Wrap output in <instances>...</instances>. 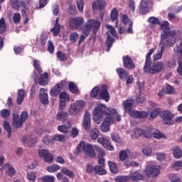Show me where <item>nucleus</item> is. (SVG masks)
I'll use <instances>...</instances> for the list:
<instances>
[{
	"instance_id": "f257e3e1",
	"label": "nucleus",
	"mask_w": 182,
	"mask_h": 182,
	"mask_svg": "<svg viewBox=\"0 0 182 182\" xmlns=\"http://www.w3.org/2000/svg\"><path fill=\"white\" fill-rule=\"evenodd\" d=\"M100 25H102V23H100L99 20L95 18H91L85 23L81 30L82 33L78 41V45H82V43H83V41L90 35L92 29V35L96 36V35H97V31L100 29Z\"/></svg>"
},
{
	"instance_id": "f03ea898",
	"label": "nucleus",
	"mask_w": 182,
	"mask_h": 182,
	"mask_svg": "<svg viewBox=\"0 0 182 182\" xmlns=\"http://www.w3.org/2000/svg\"><path fill=\"white\" fill-rule=\"evenodd\" d=\"M154 53V49L151 48L146 55L145 64L144 65V72L145 73H149V75H156L160 73L164 68V63L163 62H156L151 66V55Z\"/></svg>"
},
{
	"instance_id": "7ed1b4c3",
	"label": "nucleus",
	"mask_w": 182,
	"mask_h": 182,
	"mask_svg": "<svg viewBox=\"0 0 182 182\" xmlns=\"http://www.w3.org/2000/svg\"><path fill=\"white\" fill-rule=\"evenodd\" d=\"M93 147H95V146L92 144L81 141L77 148V153L83 151L87 157H90V159H96V152Z\"/></svg>"
},
{
	"instance_id": "20e7f679",
	"label": "nucleus",
	"mask_w": 182,
	"mask_h": 182,
	"mask_svg": "<svg viewBox=\"0 0 182 182\" xmlns=\"http://www.w3.org/2000/svg\"><path fill=\"white\" fill-rule=\"evenodd\" d=\"M120 122L122 120V117L120 115H115V114H108L104 119L103 122L101 125V130L102 132H109L110 130V125L113 124L114 122Z\"/></svg>"
},
{
	"instance_id": "39448f33",
	"label": "nucleus",
	"mask_w": 182,
	"mask_h": 182,
	"mask_svg": "<svg viewBox=\"0 0 182 182\" xmlns=\"http://www.w3.org/2000/svg\"><path fill=\"white\" fill-rule=\"evenodd\" d=\"M95 114H117V111L115 109L106 107L104 104H100L94 109Z\"/></svg>"
},
{
	"instance_id": "423d86ee",
	"label": "nucleus",
	"mask_w": 182,
	"mask_h": 182,
	"mask_svg": "<svg viewBox=\"0 0 182 182\" xmlns=\"http://www.w3.org/2000/svg\"><path fill=\"white\" fill-rule=\"evenodd\" d=\"M70 29H81L83 28L85 19L82 16H77L70 18L69 21Z\"/></svg>"
},
{
	"instance_id": "0eeeda50",
	"label": "nucleus",
	"mask_w": 182,
	"mask_h": 182,
	"mask_svg": "<svg viewBox=\"0 0 182 182\" xmlns=\"http://www.w3.org/2000/svg\"><path fill=\"white\" fill-rule=\"evenodd\" d=\"M92 11H100V17L105 16V6H106V1L105 0H96L92 3Z\"/></svg>"
},
{
	"instance_id": "6e6552de",
	"label": "nucleus",
	"mask_w": 182,
	"mask_h": 182,
	"mask_svg": "<svg viewBox=\"0 0 182 182\" xmlns=\"http://www.w3.org/2000/svg\"><path fill=\"white\" fill-rule=\"evenodd\" d=\"M28 119L27 114H14L13 117V126L16 129L22 127L23 122Z\"/></svg>"
},
{
	"instance_id": "1a4fd4ad",
	"label": "nucleus",
	"mask_w": 182,
	"mask_h": 182,
	"mask_svg": "<svg viewBox=\"0 0 182 182\" xmlns=\"http://www.w3.org/2000/svg\"><path fill=\"white\" fill-rule=\"evenodd\" d=\"M65 86H66V81L65 80L55 85L50 91V96H52V97H56V96L63 90Z\"/></svg>"
},
{
	"instance_id": "9d476101",
	"label": "nucleus",
	"mask_w": 182,
	"mask_h": 182,
	"mask_svg": "<svg viewBox=\"0 0 182 182\" xmlns=\"http://www.w3.org/2000/svg\"><path fill=\"white\" fill-rule=\"evenodd\" d=\"M84 105L85 102L83 101H77L74 104H72L69 109L70 114H73V113L77 114V113H79L83 109Z\"/></svg>"
},
{
	"instance_id": "9b49d317",
	"label": "nucleus",
	"mask_w": 182,
	"mask_h": 182,
	"mask_svg": "<svg viewBox=\"0 0 182 182\" xmlns=\"http://www.w3.org/2000/svg\"><path fill=\"white\" fill-rule=\"evenodd\" d=\"M38 154L40 157H42L46 163H52L53 161V155L49 153V151L41 149L38 150Z\"/></svg>"
},
{
	"instance_id": "f8f14e48",
	"label": "nucleus",
	"mask_w": 182,
	"mask_h": 182,
	"mask_svg": "<svg viewBox=\"0 0 182 182\" xmlns=\"http://www.w3.org/2000/svg\"><path fill=\"white\" fill-rule=\"evenodd\" d=\"M109 100H110V95L107 90V85L104 84L101 87L99 100H105V102H109Z\"/></svg>"
},
{
	"instance_id": "ddd939ff",
	"label": "nucleus",
	"mask_w": 182,
	"mask_h": 182,
	"mask_svg": "<svg viewBox=\"0 0 182 182\" xmlns=\"http://www.w3.org/2000/svg\"><path fill=\"white\" fill-rule=\"evenodd\" d=\"M176 41H177L176 38L168 37L165 40H161L159 46L164 48V49H166L168 46L173 48L176 45Z\"/></svg>"
},
{
	"instance_id": "4468645a",
	"label": "nucleus",
	"mask_w": 182,
	"mask_h": 182,
	"mask_svg": "<svg viewBox=\"0 0 182 182\" xmlns=\"http://www.w3.org/2000/svg\"><path fill=\"white\" fill-rule=\"evenodd\" d=\"M145 173L148 177H157V176L160 174V170L156 166L151 165L145 168Z\"/></svg>"
},
{
	"instance_id": "2eb2a0df",
	"label": "nucleus",
	"mask_w": 182,
	"mask_h": 182,
	"mask_svg": "<svg viewBox=\"0 0 182 182\" xmlns=\"http://www.w3.org/2000/svg\"><path fill=\"white\" fill-rule=\"evenodd\" d=\"M124 67L129 70H132L136 68V65H134V62L133 60L129 57V55L123 56L122 58Z\"/></svg>"
},
{
	"instance_id": "dca6fc26",
	"label": "nucleus",
	"mask_w": 182,
	"mask_h": 182,
	"mask_svg": "<svg viewBox=\"0 0 182 182\" xmlns=\"http://www.w3.org/2000/svg\"><path fill=\"white\" fill-rule=\"evenodd\" d=\"M40 101L43 105H49V97H48V90L41 88L39 93Z\"/></svg>"
},
{
	"instance_id": "f3484780",
	"label": "nucleus",
	"mask_w": 182,
	"mask_h": 182,
	"mask_svg": "<svg viewBox=\"0 0 182 182\" xmlns=\"http://www.w3.org/2000/svg\"><path fill=\"white\" fill-rule=\"evenodd\" d=\"M139 12L142 15L149 14V1L147 0H141L139 4Z\"/></svg>"
},
{
	"instance_id": "a211bd4d",
	"label": "nucleus",
	"mask_w": 182,
	"mask_h": 182,
	"mask_svg": "<svg viewBox=\"0 0 182 182\" xmlns=\"http://www.w3.org/2000/svg\"><path fill=\"white\" fill-rule=\"evenodd\" d=\"M122 105L124 112L130 114L132 113V107H133V100H126L123 101Z\"/></svg>"
},
{
	"instance_id": "6ab92c4d",
	"label": "nucleus",
	"mask_w": 182,
	"mask_h": 182,
	"mask_svg": "<svg viewBox=\"0 0 182 182\" xmlns=\"http://www.w3.org/2000/svg\"><path fill=\"white\" fill-rule=\"evenodd\" d=\"M117 18H119V11L117 8H114L111 11V21H112V22L115 21V28H118L119 26V20Z\"/></svg>"
},
{
	"instance_id": "aec40b11",
	"label": "nucleus",
	"mask_w": 182,
	"mask_h": 182,
	"mask_svg": "<svg viewBox=\"0 0 182 182\" xmlns=\"http://www.w3.org/2000/svg\"><path fill=\"white\" fill-rule=\"evenodd\" d=\"M82 124L84 126L85 130H86L87 132H89V130H90V126L92 124L90 115L87 114L84 116Z\"/></svg>"
},
{
	"instance_id": "412c9836",
	"label": "nucleus",
	"mask_w": 182,
	"mask_h": 182,
	"mask_svg": "<svg viewBox=\"0 0 182 182\" xmlns=\"http://www.w3.org/2000/svg\"><path fill=\"white\" fill-rule=\"evenodd\" d=\"M116 72L121 80H126L127 79L129 73L124 68H118L116 69Z\"/></svg>"
},
{
	"instance_id": "4be33fe9",
	"label": "nucleus",
	"mask_w": 182,
	"mask_h": 182,
	"mask_svg": "<svg viewBox=\"0 0 182 182\" xmlns=\"http://www.w3.org/2000/svg\"><path fill=\"white\" fill-rule=\"evenodd\" d=\"M162 122L164 124H173V115L171 114H161Z\"/></svg>"
},
{
	"instance_id": "5701e85b",
	"label": "nucleus",
	"mask_w": 182,
	"mask_h": 182,
	"mask_svg": "<svg viewBox=\"0 0 182 182\" xmlns=\"http://www.w3.org/2000/svg\"><path fill=\"white\" fill-rule=\"evenodd\" d=\"M100 88L99 87V86H96L95 87L92 91H91V94H90V97L92 99H95L96 100H99V97L100 96Z\"/></svg>"
},
{
	"instance_id": "b1692460",
	"label": "nucleus",
	"mask_w": 182,
	"mask_h": 182,
	"mask_svg": "<svg viewBox=\"0 0 182 182\" xmlns=\"http://www.w3.org/2000/svg\"><path fill=\"white\" fill-rule=\"evenodd\" d=\"M6 170V174L9 175V176H14L15 173H16V170H15V168H14L12 166H10L9 164H5L3 166V169Z\"/></svg>"
},
{
	"instance_id": "393cba45",
	"label": "nucleus",
	"mask_w": 182,
	"mask_h": 182,
	"mask_svg": "<svg viewBox=\"0 0 182 182\" xmlns=\"http://www.w3.org/2000/svg\"><path fill=\"white\" fill-rule=\"evenodd\" d=\"M72 127V124L69 121H67V123H64V125H60L58 127V132L61 133H68V129H70Z\"/></svg>"
},
{
	"instance_id": "a878e982",
	"label": "nucleus",
	"mask_w": 182,
	"mask_h": 182,
	"mask_svg": "<svg viewBox=\"0 0 182 182\" xmlns=\"http://www.w3.org/2000/svg\"><path fill=\"white\" fill-rule=\"evenodd\" d=\"M114 42V38L110 36V33L109 32H107V40H106V46H107V52H109L110 50V48L113 46V43Z\"/></svg>"
},
{
	"instance_id": "bb28decb",
	"label": "nucleus",
	"mask_w": 182,
	"mask_h": 182,
	"mask_svg": "<svg viewBox=\"0 0 182 182\" xmlns=\"http://www.w3.org/2000/svg\"><path fill=\"white\" fill-rule=\"evenodd\" d=\"M49 77V75H48V73H44L43 75H41L38 78V84L40 86H45L46 85V80H48Z\"/></svg>"
},
{
	"instance_id": "cd10ccee",
	"label": "nucleus",
	"mask_w": 182,
	"mask_h": 182,
	"mask_svg": "<svg viewBox=\"0 0 182 182\" xmlns=\"http://www.w3.org/2000/svg\"><path fill=\"white\" fill-rule=\"evenodd\" d=\"M25 99V90L23 89H21L18 91L16 102L17 105H22V102H23V100Z\"/></svg>"
},
{
	"instance_id": "c85d7f7f",
	"label": "nucleus",
	"mask_w": 182,
	"mask_h": 182,
	"mask_svg": "<svg viewBox=\"0 0 182 182\" xmlns=\"http://www.w3.org/2000/svg\"><path fill=\"white\" fill-rule=\"evenodd\" d=\"M69 90L73 93V95H77L79 93V88H77V85L75 84L73 82H70L69 83Z\"/></svg>"
},
{
	"instance_id": "c756f323",
	"label": "nucleus",
	"mask_w": 182,
	"mask_h": 182,
	"mask_svg": "<svg viewBox=\"0 0 182 182\" xmlns=\"http://www.w3.org/2000/svg\"><path fill=\"white\" fill-rule=\"evenodd\" d=\"M90 136L92 140H96L99 137V129L92 128L90 132Z\"/></svg>"
},
{
	"instance_id": "7c9ffc66",
	"label": "nucleus",
	"mask_w": 182,
	"mask_h": 182,
	"mask_svg": "<svg viewBox=\"0 0 182 182\" xmlns=\"http://www.w3.org/2000/svg\"><path fill=\"white\" fill-rule=\"evenodd\" d=\"M94 171L96 174H99V176H103L106 174V171L105 170V166H95L94 167Z\"/></svg>"
},
{
	"instance_id": "2f4dec72",
	"label": "nucleus",
	"mask_w": 182,
	"mask_h": 182,
	"mask_svg": "<svg viewBox=\"0 0 182 182\" xmlns=\"http://www.w3.org/2000/svg\"><path fill=\"white\" fill-rule=\"evenodd\" d=\"M21 14L23 16H26L28 14V11H29V9L28 8V6H26V2L25 1L22 0L21 1Z\"/></svg>"
},
{
	"instance_id": "473e14b6",
	"label": "nucleus",
	"mask_w": 182,
	"mask_h": 182,
	"mask_svg": "<svg viewBox=\"0 0 182 182\" xmlns=\"http://www.w3.org/2000/svg\"><path fill=\"white\" fill-rule=\"evenodd\" d=\"M164 92H165L166 95H173L176 92V89L174 88V87L168 85L165 87H164Z\"/></svg>"
},
{
	"instance_id": "72a5a7b5",
	"label": "nucleus",
	"mask_w": 182,
	"mask_h": 182,
	"mask_svg": "<svg viewBox=\"0 0 182 182\" xmlns=\"http://www.w3.org/2000/svg\"><path fill=\"white\" fill-rule=\"evenodd\" d=\"M173 52L177 55H182V40H181L179 43L176 44V46L173 48Z\"/></svg>"
},
{
	"instance_id": "f704fd0d",
	"label": "nucleus",
	"mask_w": 182,
	"mask_h": 182,
	"mask_svg": "<svg viewBox=\"0 0 182 182\" xmlns=\"http://www.w3.org/2000/svg\"><path fill=\"white\" fill-rule=\"evenodd\" d=\"M173 156L175 159H180L182 156V151L178 146H174L173 148Z\"/></svg>"
},
{
	"instance_id": "c9c22d12",
	"label": "nucleus",
	"mask_w": 182,
	"mask_h": 182,
	"mask_svg": "<svg viewBox=\"0 0 182 182\" xmlns=\"http://www.w3.org/2000/svg\"><path fill=\"white\" fill-rule=\"evenodd\" d=\"M4 127L8 133V138L11 139V132H12V129L11 128V124H9V122L5 120L4 122Z\"/></svg>"
},
{
	"instance_id": "e433bc0d",
	"label": "nucleus",
	"mask_w": 182,
	"mask_h": 182,
	"mask_svg": "<svg viewBox=\"0 0 182 182\" xmlns=\"http://www.w3.org/2000/svg\"><path fill=\"white\" fill-rule=\"evenodd\" d=\"M53 36H58L60 32V24H55L53 28H51Z\"/></svg>"
},
{
	"instance_id": "4c0bfd02",
	"label": "nucleus",
	"mask_w": 182,
	"mask_h": 182,
	"mask_svg": "<svg viewBox=\"0 0 182 182\" xmlns=\"http://www.w3.org/2000/svg\"><path fill=\"white\" fill-rule=\"evenodd\" d=\"M130 178L133 181H137L139 180H142L143 176L139 172H134L131 175Z\"/></svg>"
},
{
	"instance_id": "58836bf2",
	"label": "nucleus",
	"mask_w": 182,
	"mask_h": 182,
	"mask_svg": "<svg viewBox=\"0 0 182 182\" xmlns=\"http://www.w3.org/2000/svg\"><path fill=\"white\" fill-rule=\"evenodd\" d=\"M130 180V176H118L114 178L116 182H127Z\"/></svg>"
},
{
	"instance_id": "ea45409f",
	"label": "nucleus",
	"mask_w": 182,
	"mask_h": 182,
	"mask_svg": "<svg viewBox=\"0 0 182 182\" xmlns=\"http://www.w3.org/2000/svg\"><path fill=\"white\" fill-rule=\"evenodd\" d=\"M94 149L98 153V157H105L106 156V154L105 153V151H103V149L97 145H94Z\"/></svg>"
},
{
	"instance_id": "a19ab883",
	"label": "nucleus",
	"mask_w": 182,
	"mask_h": 182,
	"mask_svg": "<svg viewBox=\"0 0 182 182\" xmlns=\"http://www.w3.org/2000/svg\"><path fill=\"white\" fill-rule=\"evenodd\" d=\"M108 166H109L110 171L112 173H113V174H116V173H117V166H116V164H114L112 161H109Z\"/></svg>"
},
{
	"instance_id": "79ce46f5",
	"label": "nucleus",
	"mask_w": 182,
	"mask_h": 182,
	"mask_svg": "<svg viewBox=\"0 0 182 182\" xmlns=\"http://www.w3.org/2000/svg\"><path fill=\"white\" fill-rule=\"evenodd\" d=\"M58 170H60V166L59 165L53 164L47 167V171L49 173H55V171H58Z\"/></svg>"
},
{
	"instance_id": "37998d69",
	"label": "nucleus",
	"mask_w": 182,
	"mask_h": 182,
	"mask_svg": "<svg viewBox=\"0 0 182 182\" xmlns=\"http://www.w3.org/2000/svg\"><path fill=\"white\" fill-rule=\"evenodd\" d=\"M23 141L25 144H28V146H33L35 144V139L32 136H26L23 139Z\"/></svg>"
},
{
	"instance_id": "c03bdc74",
	"label": "nucleus",
	"mask_w": 182,
	"mask_h": 182,
	"mask_svg": "<svg viewBox=\"0 0 182 182\" xmlns=\"http://www.w3.org/2000/svg\"><path fill=\"white\" fill-rule=\"evenodd\" d=\"M77 39H79V34L76 32L71 33L70 35V41L72 43H76L77 42Z\"/></svg>"
},
{
	"instance_id": "a18cd8bd",
	"label": "nucleus",
	"mask_w": 182,
	"mask_h": 182,
	"mask_svg": "<svg viewBox=\"0 0 182 182\" xmlns=\"http://www.w3.org/2000/svg\"><path fill=\"white\" fill-rule=\"evenodd\" d=\"M33 67L37 70L39 75H41V73H43V70H42V68H41V64L39 63V61L37 60H33Z\"/></svg>"
},
{
	"instance_id": "49530a36",
	"label": "nucleus",
	"mask_w": 182,
	"mask_h": 182,
	"mask_svg": "<svg viewBox=\"0 0 182 182\" xmlns=\"http://www.w3.org/2000/svg\"><path fill=\"white\" fill-rule=\"evenodd\" d=\"M53 140H54L55 141H60L61 143H63L66 141V138L62 134H56L53 136Z\"/></svg>"
},
{
	"instance_id": "de8ad7c7",
	"label": "nucleus",
	"mask_w": 182,
	"mask_h": 182,
	"mask_svg": "<svg viewBox=\"0 0 182 182\" xmlns=\"http://www.w3.org/2000/svg\"><path fill=\"white\" fill-rule=\"evenodd\" d=\"M169 37H170V28L163 30V32L161 33V41H164Z\"/></svg>"
},
{
	"instance_id": "09e8293b",
	"label": "nucleus",
	"mask_w": 182,
	"mask_h": 182,
	"mask_svg": "<svg viewBox=\"0 0 182 182\" xmlns=\"http://www.w3.org/2000/svg\"><path fill=\"white\" fill-rule=\"evenodd\" d=\"M10 4L11 8H13V9H15L16 11H18V9L21 8V4H19V1L18 0H11Z\"/></svg>"
},
{
	"instance_id": "8fccbe9b",
	"label": "nucleus",
	"mask_w": 182,
	"mask_h": 182,
	"mask_svg": "<svg viewBox=\"0 0 182 182\" xmlns=\"http://www.w3.org/2000/svg\"><path fill=\"white\" fill-rule=\"evenodd\" d=\"M27 178H28V181L30 182L36 181V173H35V172H28Z\"/></svg>"
},
{
	"instance_id": "3c124183",
	"label": "nucleus",
	"mask_w": 182,
	"mask_h": 182,
	"mask_svg": "<svg viewBox=\"0 0 182 182\" xmlns=\"http://www.w3.org/2000/svg\"><path fill=\"white\" fill-rule=\"evenodd\" d=\"M60 100H65V102H70V97L69 96V94L62 92L59 95Z\"/></svg>"
},
{
	"instance_id": "603ef678",
	"label": "nucleus",
	"mask_w": 182,
	"mask_h": 182,
	"mask_svg": "<svg viewBox=\"0 0 182 182\" xmlns=\"http://www.w3.org/2000/svg\"><path fill=\"white\" fill-rule=\"evenodd\" d=\"M182 168V160L175 161L172 165V168L176 171L180 170Z\"/></svg>"
},
{
	"instance_id": "864d4df0",
	"label": "nucleus",
	"mask_w": 182,
	"mask_h": 182,
	"mask_svg": "<svg viewBox=\"0 0 182 182\" xmlns=\"http://www.w3.org/2000/svg\"><path fill=\"white\" fill-rule=\"evenodd\" d=\"M145 101H146V96L144 95L140 94L139 95H136V103L141 105V103H144Z\"/></svg>"
},
{
	"instance_id": "5fc2aeb1",
	"label": "nucleus",
	"mask_w": 182,
	"mask_h": 182,
	"mask_svg": "<svg viewBox=\"0 0 182 182\" xmlns=\"http://www.w3.org/2000/svg\"><path fill=\"white\" fill-rule=\"evenodd\" d=\"M107 29H109V33L114 38L119 37V36L117 35V32H116V28H114V27H113L112 26L107 25Z\"/></svg>"
},
{
	"instance_id": "6e6d98bb",
	"label": "nucleus",
	"mask_w": 182,
	"mask_h": 182,
	"mask_svg": "<svg viewBox=\"0 0 182 182\" xmlns=\"http://www.w3.org/2000/svg\"><path fill=\"white\" fill-rule=\"evenodd\" d=\"M153 134V137H154V139H164L166 137V135H164V134L160 132V131H155L154 132H152Z\"/></svg>"
},
{
	"instance_id": "4d7b16f0",
	"label": "nucleus",
	"mask_w": 182,
	"mask_h": 182,
	"mask_svg": "<svg viewBox=\"0 0 182 182\" xmlns=\"http://www.w3.org/2000/svg\"><path fill=\"white\" fill-rule=\"evenodd\" d=\"M93 120L97 124H100L103 121V115L102 114H94L93 115Z\"/></svg>"
},
{
	"instance_id": "13d9d810",
	"label": "nucleus",
	"mask_w": 182,
	"mask_h": 182,
	"mask_svg": "<svg viewBox=\"0 0 182 182\" xmlns=\"http://www.w3.org/2000/svg\"><path fill=\"white\" fill-rule=\"evenodd\" d=\"M68 12L69 15H76V6L73 4H69L68 8Z\"/></svg>"
},
{
	"instance_id": "bf43d9fd",
	"label": "nucleus",
	"mask_w": 182,
	"mask_h": 182,
	"mask_svg": "<svg viewBox=\"0 0 182 182\" xmlns=\"http://www.w3.org/2000/svg\"><path fill=\"white\" fill-rule=\"evenodd\" d=\"M77 8L80 12H83L85 8V1L77 0Z\"/></svg>"
},
{
	"instance_id": "052dcab7",
	"label": "nucleus",
	"mask_w": 182,
	"mask_h": 182,
	"mask_svg": "<svg viewBox=\"0 0 182 182\" xmlns=\"http://www.w3.org/2000/svg\"><path fill=\"white\" fill-rule=\"evenodd\" d=\"M43 182H55V176H44L41 177Z\"/></svg>"
},
{
	"instance_id": "680f3d73",
	"label": "nucleus",
	"mask_w": 182,
	"mask_h": 182,
	"mask_svg": "<svg viewBox=\"0 0 182 182\" xmlns=\"http://www.w3.org/2000/svg\"><path fill=\"white\" fill-rule=\"evenodd\" d=\"M148 22L152 25H160V20L154 16H151L148 18Z\"/></svg>"
},
{
	"instance_id": "e2e57ef3",
	"label": "nucleus",
	"mask_w": 182,
	"mask_h": 182,
	"mask_svg": "<svg viewBox=\"0 0 182 182\" xmlns=\"http://www.w3.org/2000/svg\"><path fill=\"white\" fill-rule=\"evenodd\" d=\"M57 58L61 61L65 62V60H68V57H66V54L62 53V51H58L57 53Z\"/></svg>"
},
{
	"instance_id": "0e129e2a",
	"label": "nucleus",
	"mask_w": 182,
	"mask_h": 182,
	"mask_svg": "<svg viewBox=\"0 0 182 182\" xmlns=\"http://www.w3.org/2000/svg\"><path fill=\"white\" fill-rule=\"evenodd\" d=\"M111 137L112 139V140L114 141H115L116 143H119V144H122V143H123V139H122V138H120L117 134H112L111 135Z\"/></svg>"
},
{
	"instance_id": "69168bd1",
	"label": "nucleus",
	"mask_w": 182,
	"mask_h": 182,
	"mask_svg": "<svg viewBox=\"0 0 182 182\" xmlns=\"http://www.w3.org/2000/svg\"><path fill=\"white\" fill-rule=\"evenodd\" d=\"M62 173H63V174H65V176H68V177L72 178L73 177V172L69 169H68L67 168H62L61 169Z\"/></svg>"
},
{
	"instance_id": "338daca9",
	"label": "nucleus",
	"mask_w": 182,
	"mask_h": 182,
	"mask_svg": "<svg viewBox=\"0 0 182 182\" xmlns=\"http://www.w3.org/2000/svg\"><path fill=\"white\" fill-rule=\"evenodd\" d=\"M129 153V151H122L119 153V159L121 161H124L127 159V154Z\"/></svg>"
},
{
	"instance_id": "774afa93",
	"label": "nucleus",
	"mask_w": 182,
	"mask_h": 182,
	"mask_svg": "<svg viewBox=\"0 0 182 182\" xmlns=\"http://www.w3.org/2000/svg\"><path fill=\"white\" fill-rule=\"evenodd\" d=\"M178 68L177 72L179 75V76H182V58H179V60L178 61Z\"/></svg>"
}]
</instances>
